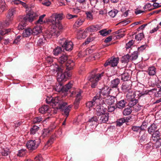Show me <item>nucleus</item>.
<instances>
[{
	"label": "nucleus",
	"mask_w": 161,
	"mask_h": 161,
	"mask_svg": "<svg viewBox=\"0 0 161 161\" xmlns=\"http://www.w3.org/2000/svg\"><path fill=\"white\" fill-rule=\"evenodd\" d=\"M49 110V108L47 105H43L39 108V110L40 113L42 114L45 113Z\"/></svg>",
	"instance_id": "c9c22d12"
},
{
	"label": "nucleus",
	"mask_w": 161,
	"mask_h": 161,
	"mask_svg": "<svg viewBox=\"0 0 161 161\" xmlns=\"http://www.w3.org/2000/svg\"><path fill=\"white\" fill-rule=\"evenodd\" d=\"M45 61L46 65H47V67H48L49 66L48 65L51 64L52 63L53 58L49 56H48L46 58Z\"/></svg>",
	"instance_id": "3c124183"
},
{
	"label": "nucleus",
	"mask_w": 161,
	"mask_h": 161,
	"mask_svg": "<svg viewBox=\"0 0 161 161\" xmlns=\"http://www.w3.org/2000/svg\"><path fill=\"white\" fill-rule=\"evenodd\" d=\"M39 129V127L37 126L34 125L30 129V132L31 135H34Z\"/></svg>",
	"instance_id": "79ce46f5"
},
{
	"label": "nucleus",
	"mask_w": 161,
	"mask_h": 161,
	"mask_svg": "<svg viewBox=\"0 0 161 161\" xmlns=\"http://www.w3.org/2000/svg\"><path fill=\"white\" fill-rule=\"evenodd\" d=\"M49 69L53 72H61L63 70V69L60 68L56 64L51 65L49 66Z\"/></svg>",
	"instance_id": "4468645a"
},
{
	"label": "nucleus",
	"mask_w": 161,
	"mask_h": 161,
	"mask_svg": "<svg viewBox=\"0 0 161 161\" xmlns=\"http://www.w3.org/2000/svg\"><path fill=\"white\" fill-rule=\"evenodd\" d=\"M81 92H79L76 96V98L75 101L74 102V105L75 109H77L78 108L80 101L81 98Z\"/></svg>",
	"instance_id": "2eb2a0df"
},
{
	"label": "nucleus",
	"mask_w": 161,
	"mask_h": 161,
	"mask_svg": "<svg viewBox=\"0 0 161 161\" xmlns=\"http://www.w3.org/2000/svg\"><path fill=\"white\" fill-rule=\"evenodd\" d=\"M16 12V10L15 8L9 9L6 17L7 19H10L13 20L14 17V14H15Z\"/></svg>",
	"instance_id": "aec40b11"
},
{
	"label": "nucleus",
	"mask_w": 161,
	"mask_h": 161,
	"mask_svg": "<svg viewBox=\"0 0 161 161\" xmlns=\"http://www.w3.org/2000/svg\"><path fill=\"white\" fill-rule=\"evenodd\" d=\"M131 112V109L130 108H125L123 111V114L125 115H127L130 114Z\"/></svg>",
	"instance_id": "4d7b16f0"
},
{
	"label": "nucleus",
	"mask_w": 161,
	"mask_h": 161,
	"mask_svg": "<svg viewBox=\"0 0 161 161\" xmlns=\"http://www.w3.org/2000/svg\"><path fill=\"white\" fill-rule=\"evenodd\" d=\"M67 41L68 40H67L65 38H63L62 39H60L59 40L58 42L60 45L62 46V47H64V46H65V44Z\"/></svg>",
	"instance_id": "5fc2aeb1"
},
{
	"label": "nucleus",
	"mask_w": 161,
	"mask_h": 161,
	"mask_svg": "<svg viewBox=\"0 0 161 161\" xmlns=\"http://www.w3.org/2000/svg\"><path fill=\"white\" fill-rule=\"evenodd\" d=\"M158 126L157 124L155 123L151 124L147 128L148 133L152 134V133L155 132L157 130H157Z\"/></svg>",
	"instance_id": "ddd939ff"
},
{
	"label": "nucleus",
	"mask_w": 161,
	"mask_h": 161,
	"mask_svg": "<svg viewBox=\"0 0 161 161\" xmlns=\"http://www.w3.org/2000/svg\"><path fill=\"white\" fill-rule=\"evenodd\" d=\"M40 142V138L30 140L27 142L26 145L29 149L33 150L37 148Z\"/></svg>",
	"instance_id": "423d86ee"
},
{
	"label": "nucleus",
	"mask_w": 161,
	"mask_h": 161,
	"mask_svg": "<svg viewBox=\"0 0 161 161\" xmlns=\"http://www.w3.org/2000/svg\"><path fill=\"white\" fill-rule=\"evenodd\" d=\"M32 34L33 35H37L42 31V27L40 26H36L32 29Z\"/></svg>",
	"instance_id": "a211bd4d"
},
{
	"label": "nucleus",
	"mask_w": 161,
	"mask_h": 161,
	"mask_svg": "<svg viewBox=\"0 0 161 161\" xmlns=\"http://www.w3.org/2000/svg\"><path fill=\"white\" fill-rule=\"evenodd\" d=\"M98 120L97 117H93L89 119L88 121L90 123V125L97 126L98 124Z\"/></svg>",
	"instance_id": "7c9ffc66"
},
{
	"label": "nucleus",
	"mask_w": 161,
	"mask_h": 161,
	"mask_svg": "<svg viewBox=\"0 0 161 161\" xmlns=\"http://www.w3.org/2000/svg\"><path fill=\"white\" fill-rule=\"evenodd\" d=\"M95 12V9L93 8L91 10V11H87L86 12V19H87L92 21L93 20L94 17L92 13Z\"/></svg>",
	"instance_id": "412c9836"
},
{
	"label": "nucleus",
	"mask_w": 161,
	"mask_h": 161,
	"mask_svg": "<svg viewBox=\"0 0 161 161\" xmlns=\"http://www.w3.org/2000/svg\"><path fill=\"white\" fill-rule=\"evenodd\" d=\"M64 15L63 13L56 14L52 15V17L49 19V23L52 25V28L51 32L46 34V37L48 38L57 37L60 34L63 27L60 20L63 19Z\"/></svg>",
	"instance_id": "f257e3e1"
},
{
	"label": "nucleus",
	"mask_w": 161,
	"mask_h": 161,
	"mask_svg": "<svg viewBox=\"0 0 161 161\" xmlns=\"http://www.w3.org/2000/svg\"><path fill=\"white\" fill-rule=\"evenodd\" d=\"M147 90L143 91L141 92L139 91H136L137 97L136 98H139L142 96H144L145 95H147Z\"/></svg>",
	"instance_id": "37998d69"
},
{
	"label": "nucleus",
	"mask_w": 161,
	"mask_h": 161,
	"mask_svg": "<svg viewBox=\"0 0 161 161\" xmlns=\"http://www.w3.org/2000/svg\"><path fill=\"white\" fill-rule=\"evenodd\" d=\"M63 69L62 72H58L57 73L58 76L57 80L58 82H61L62 81H65L66 80V79L68 77H70V76L69 74L66 72L63 71Z\"/></svg>",
	"instance_id": "9d476101"
},
{
	"label": "nucleus",
	"mask_w": 161,
	"mask_h": 161,
	"mask_svg": "<svg viewBox=\"0 0 161 161\" xmlns=\"http://www.w3.org/2000/svg\"><path fill=\"white\" fill-rule=\"evenodd\" d=\"M120 82L119 79L117 78L114 79L111 81L110 86L112 88H117Z\"/></svg>",
	"instance_id": "393cba45"
},
{
	"label": "nucleus",
	"mask_w": 161,
	"mask_h": 161,
	"mask_svg": "<svg viewBox=\"0 0 161 161\" xmlns=\"http://www.w3.org/2000/svg\"><path fill=\"white\" fill-rule=\"evenodd\" d=\"M131 85L126 83H123L121 86V89L123 92L127 93L130 91L131 89Z\"/></svg>",
	"instance_id": "f3484780"
},
{
	"label": "nucleus",
	"mask_w": 161,
	"mask_h": 161,
	"mask_svg": "<svg viewBox=\"0 0 161 161\" xmlns=\"http://www.w3.org/2000/svg\"><path fill=\"white\" fill-rule=\"evenodd\" d=\"M116 100V99L114 97L110 95L106 98L103 100L101 102L102 104H104L110 106L113 105Z\"/></svg>",
	"instance_id": "6e6552de"
},
{
	"label": "nucleus",
	"mask_w": 161,
	"mask_h": 161,
	"mask_svg": "<svg viewBox=\"0 0 161 161\" xmlns=\"http://www.w3.org/2000/svg\"><path fill=\"white\" fill-rule=\"evenodd\" d=\"M26 152V151L25 149H21L19 151L17 155L19 157H22L25 154Z\"/></svg>",
	"instance_id": "de8ad7c7"
},
{
	"label": "nucleus",
	"mask_w": 161,
	"mask_h": 161,
	"mask_svg": "<svg viewBox=\"0 0 161 161\" xmlns=\"http://www.w3.org/2000/svg\"><path fill=\"white\" fill-rule=\"evenodd\" d=\"M144 37V35L143 33H140L136 36L135 39L137 41H141Z\"/></svg>",
	"instance_id": "a18cd8bd"
},
{
	"label": "nucleus",
	"mask_w": 161,
	"mask_h": 161,
	"mask_svg": "<svg viewBox=\"0 0 161 161\" xmlns=\"http://www.w3.org/2000/svg\"><path fill=\"white\" fill-rule=\"evenodd\" d=\"M103 73L104 72H103L101 73L96 74L94 72H93L87 78V79L92 82L91 85L92 88L95 87L98 81L103 76Z\"/></svg>",
	"instance_id": "7ed1b4c3"
},
{
	"label": "nucleus",
	"mask_w": 161,
	"mask_h": 161,
	"mask_svg": "<svg viewBox=\"0 0 161 161\" xmlns=\"http://www.w3.org/2000/svg\"><path fill=\"white\" fill-rule=\"evenodd\" d=\"M160 84H161V82H160L157 85V86L158 88H159V89H158L157 92H156V91L155 92L154 95L155 96L157 97H161V85H160Z\"/></svg>",
	"instance_id": "a19ab883"
},
{
	"label": "nucleus",
	"mask_w": 161,
	"mask_h": 161,
	"mask_svg": "<svg viewBox=\"0 0 161 161\" xmlns=\"http://www.w3.org/2000/svg\"><path fill=\"white\" fill-rule=\"evenodd\" d=\"M148 134L147 133L145 132L140 138V140L141 141H143L147 139Z\"/></svg>",
	"instance_id": "052dcab7"
},
{
	"label": "nucleus",
	"mask_w": 161,
	"mask_h": 161,
	"mask_svg": "<svg viewBox=\"0 0 161 161\" xmlns=\"http://www.w3.org/2000/svg\"><path fill=\"white\" fill-rule=\"evenodd\" d=\"M12 2L14 4L16 5H21L25 8L27 9L29 8L28 6L25 2H23L20 0H13Z\"/></svg>",
	"instance_id": "5701e85b"
},
{
	"label": "nucleus",
	"mask_w": 161,
	"mask_h": 161,
	"mask_svg": "<svg viewBox=\"0 0 161 161\" xmlns=\"http://www.w3.org/2000/svg\"><path fill=\"white\" fill-rule=\"evenodd\" d=\"M42 120V118L41 117H38L34 118L33 121L34 123H38Z\"/></svg>",
	"instance_id": "69168bd1"
},
{
	"label": "nucleus",
	"mask_w": 161,
	"mask_h": 161,
	"mask_svg": "<svg viewBox=\"0 0 161 161\" xmlns=\"http://www.w3.org/2000/svg\"><path fill=\"white\" fill-rule=\"evenodd\" d=\"M46 101L48 104H50L53 108L56 106L57 109H62L67 105V103L64 102L61 98L58 97H47Z\"/></svg>",
	"instance_id": "f03ea898"
},
{
	"label": "nucleus",
	"mask_w": 161,
	"mask_h": 161,
	"mask_svg": "<svg viewBox=\"0 0 161 161\" xmlns=\"http://www.w3.org/2000/svg\"><path fill=\"white\" fill-rule=\"evenodd\" d=\"M138 102V100L136 99H131L129 103V105L130 107H132L136 105Z\"/></svg>",
	"instance_id": "6e6d98bb"
},
{
	"label": "nucleus",
	"mask_w": 161,
	"mask_h": 161,
	"mask_svg": "<svg viewBox=\"0 0 161 161\" xmlns=\"http://www.w3.org/2000/svg\"><path fill=\"white\" fill-rule=\"evenodd\" d=\"M156 69L154 67H149L147 70L148 75L150 76L154 75L156 73Z\"/></svg>",
	"instance_id": "72a5a7b5"
},
{
	"label": "nucleus",
	"mask_w": 161,
	"mask_h": 161,
	"mask_svg": "<svg viewBox=\"0 0 161 161\" xmlns=\"http://www.w3.org/2000/svg\"><path fill=\"white\" fill-rule=\"evenodd\" d=\"M51 32V30L47 31L46 32L45 34L44 35V37H43V38H40L38 41L37 44L39 45H42L43 44L45 40L47 39H50L51 38H48L46 37V35L47 33H48V32Z\"/></svg>",
	"instance_id": "bb28decb"
},
{
	"label": "nucleus",
	"mask_w": 161,
	"mask_h": 161,
	"mask_svg": "<svg viewBox=\"0 0 161 161\" xmlns=\"http://www.w3.org/2000/svg\"><path fill=\"white\" fill-rule=\"evenodd\" d=\"M137 97L136 92L132 91V89L127 92L126 94V97L129 100L135 99V98Z\"/></svg>",
	"instance_id": "6ab92c4d"
},
{
	"label": "nucleus",
	"mask_w": 161,
	"mask_h": 161,
	"mask_svg": "<svg viewBox=\"0 0 161 161\" xmlns=\"http://www.w3.org/2000/svg\"><path fill=\"white\" fill-rule=\"evenodd\" d=\"M31 34H32V30L30 28L25 29L22 33L23 36L24 37H28Z\"/></svg>",
	"instance_id": "473e14b6"
},
{
	"label": "nucleus",
	"mask_w": 161,
	"mask_h": 161,
	"mask_svg": "<svg viewBox=\"0 0 161 161\" xmlns=\"http://www.w3.org/2000/svg\"><path fill=\"white\" fill-rule=\"evenodd\" d=\"M67 59V56L66 55L63 54L59 58L58 61L60 63L62 64L66 61Z\"/></svg>",
	"instance_id": "4c0bfd02"
},
{
	"label": "nucleus",
	"mask_w": 161,
	"mask_h": 161,
	"mask_svg": "<svg viewBox=\"0 0 161 161\" xmlns=\"http://www.w3.org/2000/svg\"><path fill=\"white\" fill-rule=\"evenodd\" d=\"M129 79V75L127 73H124L121 76V80L123 81H126Z\"/></svg>",
	"instance_id": "603ef678"
},
{
	"label": "nucleus",
	"mask_w": 161,
	"mask_h": 161,
	"mask_svg": "<svg viewBox=\"0 0 161 161\" xmlns=\"http://www.w3.org/2000/svg\"><path fill=\"white\" fill-rule=\"evenodd\" d=\"M84 21L82 19H78L75 22V25L77 27H79L82 24Z\"/></svg>",
	"instance_id": "13d9d810"
},
{
	"label": "nucleus",
	"mask_w": 161,
	"mask_h": 161,
	"mask_svg": "<svg viewBox=\"0 0 161 161\" xmlns=\"http://www.w3.org/2000/svg\"><path fill=\"white\" fill-rule=\"evenodd\" d=\"M130 60V55L128 54L125 55L121 58L122 62L124 63H128Z\"/></svg>",
	"instance_id": "ea45409f"
},
{
	"label": "nucleus",
	"mask_w": 161,
	"mask_h": 161,
	"mask_svg": "<svg viewBox=\"0 0 161 161\" xmlns=\"http://www.w3.org/2000/svg\"><path fill=\"white\" fill-rule=\"evenodd\" d=\"M110 90V88L107 86H106L100 89L99 94H97L98 95L99 101H102L103 100V99H104L107 97L109 96H110L109 94Z\"/></svg>",
	"instance_id": "20e7f679"
},
{
	"label": "nucleus",
	"mask_w": 161,
	"mask_h": 161,
	"mask_svg": "<svg viewBox=\"0 0 161 161\" xmlns=\"http://www.w3.org/2000/svg\"><path fill=\"white\" fill-rule=\"evenodd\" d=\"M45 14H43L41 16H40L38 20L36 22V24H42L43 23V19L44 18V17L45 16Z\"/></svg>",
	"instance_id": "680f3d73"
},
{
	"label": "nucleus",
	"mask_w": 161,
	"mask_h": 161,
	"mask_svg": "<svg viewBox=\"0 0 161 161\" xmlns=\"http://www.w3.org/2000/svg\"><path fill=\"white\" fill-rule=\"evenodd\" d=\"M130 119L128 117L123 118L119 119L117 121V126H120L122 125L123 123L125 122H128L129 120Z\"/></svg>",
	"instance_id": "a878e982"
},
{
	"label": "nucleus",
	"mask_w": 161,
	"mask_h": 161,
	"mask_svg": "<svg viewBox=\"0 0 161 161\" xmlns=\"http://www.w3.org/2000/svg\"><path fill=\"white\" fill-rule=\"evenodd\" d=\"M152 140L155 142L156 148L159 147L161 146V135L160 132L157 130L155 132L152 134Z\"/></svg>",
	"instance_id": "39448f33"
},
{
	"label": "nucleus",
	"mask_w": 161,
	"mask_h": 161,
	"mask_svg": "<svg viewBox=\"0 0 161 161\" xmlns=\"http://www.w3.org/2000/svg\"><path fill=\"white\" fill-rule=\"evenodd\" d=\"M99 103H97L95 109L96 110V114L98 116H100L101 114H105L106 111V108L101 105V102L99 101Z\"/></svg>",
	"instance_id": "1a4fd4ad"
},
{
	"label": "nucleus",
	"mask_w": 161,
	"mask_h": 161,
	"mask_svg": "<svg viewBox=\"0 0 161 161\" xmlns=\"http://www.w3.org/2000/svg\"><path fill=\"white\" fill-rule=\"evenodd\" d=\"M74 65V61L72 60H69L66 64V69L68 70H70L73 69Z\"/></svg>",
	"instance_id": "c85d7f7f"
},
{
	"label": "nucleus",
	"mask_w": 161,
	"mask_h": 161,
	"mask_svg": "<svg viewBox=\"0 0 161 161\" xmlns=\"http://www.w3.org/2000/svg\"><path fill=\"white\" fill-rule=\"evenodd\" d=\"M72 106L71 105H69L68 106L62 109L61 110H63L64 112V115L65 116H66L67 118L69 115V113L71 110Z\"/></svg>",
	"instance_id": "cd10ccee"
},
{
	"label": "nucleus",
	"mask_w": 161,
	"mask_h": 161,
	"mask_svg": "<svg viewBox=\"0 0 161 161\" xmlns=\"http://www.w3.org/2000/svg\"><path fill=\"white\" fill-rule=\"evenodd\" d=\"M89 32L88 31H87V28L83 32H80L79 33L78 35V38L79 39H84L86 36V33Z\"/></svg>",
	"instance_id": "58836bf2"
},
{
	"label": "nucleus",
	"mask_w": 161,
	"mask_h": 161,
	"mask_svg": "<svg viewBox=\"0 0 161 161\" xmlns=\"http://www.w3.org/2000/svg\"><path fill=\"white\" fill-rule=\"evenodd\" d=\"M100 35L103 36H106L108 35L107 33V31L106 29H103L99 31Z\"/></svg>",
	"instance_id": "0e129e2a"
},
{
	"label": "nucleus",
	"mask_w": 161,
	"mask_h": 161,
	"mask_svg": "<svg viewBox=\"0 0 161 161\" xmlns=\"http://www.w3.org/2000/svg\"><path fill=\"white\" fill-rule=\"evenodd\" d=\"M102 28V25L101 24H97L92 25L87 28V31L89 32H95L100 30Z\"/></svg>",
	"instance_id": "f8f14e48"
},
{
	"label": "nucleus",
	"mask_w": 161,
	"mask_h": 161,
	"mask_svg": "<svg viewBox=\"0 0 161 161\" xmlns=\"http://www.w3.org/2000/svg\"><path fill=\"white\" fill-rule=\"evenodd\" d=\"M99 99L98 95L95 96L92 100L86 103V107L90 110L93 108L95 109L97 103H99Z\"/></svg>",
	"instance_id": "0eeeda50"
},
{
	"label": "nucleus",
	"mask_w": 161,
	"mask_h": 161,
	"mask_svg": "<svg viewBox=\"0 0 161 161\" xmlns=\"http://www.w3.org/2000/svg\"><path fill=\"white\" fill-rule=\"evenodd\" d=\"M62 51V49L61 47H57L53 50V54L55 56H57Z\"/></svg>",
	"instance_id": "49530a36"
},
{
	"label": "nucleus",
	"mask_w": 161,
	"mask_h": 161,
	"mask_svg": "<svg viewBox=\"0 0 161 161\" xmlns=\"http://www.w3.org/2000/svg\"><path fill=\"white\" fill-rule=\"evenodd\" d=\"M71 87L72 84L70 82H69L68 84L65 85V86H64V91L67 92L68 90L70 89Z\"/></svg>",
	"instance_id": "e2e57ef3"
},
{
	"label": "nucleus",
	"mask_w": 161,
	"mask_h": 161,
	"mask_svg": "<svg viewBox=\"0 0 161 161\" xmlns=\"http://www.w3.org/2000/svg\"><path fill=\"white\" fill-rule=\"evenodd\" d=\"M1 153L3 156H7L10 153L9 150L7 148L3 149L1 151Z\"/></svg>",
	"instance_id": "c03bdc74"
},
{
	"label": "nucleus",
	"mask_w": 161,
	"mask_h": 161,
	"mask_svg": "<svg viewBox=\"0 0 161 161\" xmlns=\"http://www.w3.org/2000/svg\"><path fill=\"white\" fill-rule=\"evenodd\" d=\"M0 14L4 11L7 7V5L4 0H0Z\"/></svg>",
	"instance_id": "2f4dec72"
},
{
	"label": "nucleus",
	"mask_w": 161,
	"mask_h": 161,
	"mask_svg": "<svg viewBox=\"0 0 161 161\" xmlns=\"http://www.w3.org/2000/svg\"><path fill=\"white\" fill-rule=\"evenodd\" d=\"M42 131V133L40 137L43 138L48 136L50 131L48 129H46L43 130Z\"/></svg>",
	"instance_id": "864d4df0"
},
{
	"label": "nucleus",
	"mask_w": 161,
	"mask_h": 161,
	"mask_svg": "<svg viewBox=\"0 0 161 161\" xmlns=\"http://www.w3.org/2000/svg\"><path fill=\"white\" fill-rule=\"evenodd\" d=\"M55 91L58 92H60L61 91H64V86L62 83L60 82H58L55 86L54 88Z\"/></svg>",
	"instance_id": "c756f323"
},
{
	"label": "nucleus",
	"mask_w": 161,
	"mask_h": 161,
	"mask_svg": "<svg viewBox=\"0 0 161 161\" xmlns=\"http://www.w3.org/2000/svg\"><path fill=\"white\" fill-rule=\"evenodd\" d=\"M37 16V15H36V13L33 12H31L24 16L23 19L26 22L29 21L31 22Z\"/></svg>",
	"instance_id": "9b49d317"
},
{
	"label": "nucleus",
	"mask_w": 161,
	"mask_h": 161,
	"mask_svg": "<svg viewBox=\"0 0 161 161\" xmlns=\"http://www.w3.org/2000/svg\"><path fill=\"white\" fill-rule=\"evenodd\" d=\"M73 42L70 41H68L64 46V47L66 50L68 51H71L73 48Z\"/></svg>",
	"instance_id": "4be33fe9"
},
{
	"label": "nucleus",
	"mask_w": 161,
	"mask_h": 161,
	"mask_svg": "<svg viewBox=\"0 0 161 161\" xmlns=\"http://www.w3.org/2000/svg\"><path fill=\"white\" fill-rule=\"evenodd\" d=\"M11 31L10 29H3L1 31H0V35H3L8 33V32H10Z\"/></svg>",
	"instance_id": "bf43d9fd"
},
{
	"label": "nucleus",
	"mask_w": 161,
	"mask_h": 161,
	"mask_svg": "<svg viewBox=\"0 0 161 161\" xmlns=\"http://www.w3.org/2000/svg\"><path fill=\"white\" fill-rule=\"evenodd\" d=\"M54 141V139L53 138H51L47 142L45 146V147H47L51 145L53 143Z\"/></svg>",
	"instance_id": "338daca9"
},
{
	"label": "nucleus",
	"mask_w": 161,
	"mask_h": 161,
	"mask_svg": "<svg viewBox=\"0 0 161 161\" xmlns=\"http://www.w3.org/2000/svg\"><path fill=\"white\" fill-rule=\"evenodd\" d=\"M27 25V22L24 20L23 19H22L20 22L17 27V28L19 30H22L24 29Z\"/></svg>",
	"instance_id": "f704fd0d"
},
{
	"label": "nucleus",
	"mask_w": 161,
	"mask_h": 161,
	"mask_svg": "<svg viewBox=\"0 0 161 161\" xmlns=\"http://www.w3.org/2000/svg\"><path fill=\"white\" fill-rule=\"evenodd\" d=\"M111 61V66L112 67L116 66L117 64L119 61L118 58H114L110 59Z\"/></svg>",
	"instance_id": "e433bc0d"
},
{
	"label": "nucleus",
	"mask_w": 161,
	"mask_h": 161,
	"mask_svg": "<svg viewBox=\"0 0 161 161\" xmlns=\"http://www.w3.org/2000/svg\"><path fill=\"white\" fill-rule=\"evenodd\" d=\"M100 118L99 119L100 123H106L108 121L109 119V114L105 113L101 114Z\"/></svg>",
	"instance_id": "dca6fc26"
},
{
	"label": "nucleus",
	"mask_w": 161,
	"mask_h": 161,
	"mask_svg": "<svg viewBox=\"0 0 161 161\" xmlns=\"http://www.w3.org/2000/svg\"><path fill=\"white\" fill-rule=\"evenodd\" d=\"M118 12V11L116 9L111 10L108 12L109 15L112 18L114 17Z\"/></svg>",
	"instance_id": "8fccbe9b"
},
{
	"label": "nucleus",
	"mask_w": 161,
	"mask_h": 161,
	"mask_svg": "<svg viewBox=\"0 0 161 161\" xmlns=\"http://www.w3.org/2000/svg\"><path fill=\"white\" fill-rule=\"evenodd\" d=\"M126 103L125 100H121L117 103L116 104V107L120 109L123 108L125 107Z\"/></svg>",
	"instance_id": "b1692460"
},
{
	"label": "nucleus",
	"mask_w": 161,
	"mask_h": 161,
	"mask_svg": "<svg viewBox=\"0 0 161 161\" xmlns=\"http://www.w3.org/2000/svg\"><path fill=\"white\" fill-rule=\"evenodd\" d=\"M157 89L155 88H153L150 90H147V94L152 95L153 94H154L155 92L156 91Z\"/></svg>",
	"instance_id": "774afa93"
},
{
	"label": "nucleus",
	"mask_w": 161,
	"mask_h": 161,
	"mask_svg": "<svg viewBox=\"0 0 161 161\" xmlns=\"http://www.w3.org/2000/svg\"><path fill=\"white\" fill-rule=\"evenodd\" d=\"M138 57V52L137 51L134 52L131 56H130V60H136L137 58Z\"/></svg>",
	"instance_id": "09e8293b"
}]
</instances>
